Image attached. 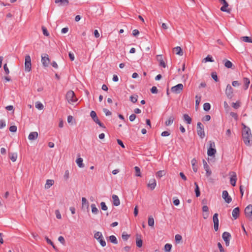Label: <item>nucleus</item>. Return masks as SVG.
<instances>
[{"instance_id":"603ef678","label":"nucleus","mask_w":252,"mask_h":252,"mask_svg":"<svg viewBox=\"0 0 252 252\" xmlns=\"http://www.w3.org/2000/svg\"><path fill=\"white\" fill-rule=\"evenodd\" d=\"M230 116L233 117L236 121H237L238 119V117L236 113L231 112L230 113Z\"/></svg>"},{"instance_id":"58836bf2","label":"nucleus","mask_w":252,"mask_h":252,"mask_svg":"<svg viewBox=\"0 0 252 252\" xmlns=\"http://www.w3.org/2000/svg\"><path fill=\"white\" fill-rule=\"evenodd\" d=\"M172 248V245L170 244H166L164 246V251L165 252H170Z\"/></svg>"},{"instance_id":"c9c22d12","label":"nucleus","mask_w":252,"mask_h":252,"mask_svg":"<svg viewBox=\"0 0 252 252\" xmlns=\"http://www.w3.org/2000/svg\"><path fill=\"white\" fill-rule=\"evenodd\" d=\"M91 208H92V212L94 214H97L98 212V209L96 207V206L94 204H91Z\"/></svg>"},{"instance_id":"49530a36","label":"nucleus","mask_w":252,"mask_h":252,"mask_svg":"<svg viewBox=\"0 0 252 252\" xmlns=\"http://www.w3.org/2000/svg\"><path fill=\"white\" fill-rule=\"evenodd\" d=\"M224 65L226 67L230 68L232 66V63L230 61L226 60Z\"/></svg>"},{"instance_id":"864d4df0","label":"nucleus","mask_w":252,"mask_h":252,"mask_svg":"<svg viewBox=\"0 0 252 252\" xmlns=\"http://www.w3.org/2000/svg\"><path fill=\"white\" fill-rule=\"evenodd\" d=\"M196 101H195V106L197 107L199 105L200 100H201V96H198L197 95H196Z\"/></svg>"},{"instance_id":"5701e85b","label":"nucleus","mask_w":252,"mask_h":252,"mask_svg":"<svg viewBox=\"0 0 252 252\" xmlns=\"http://www.w3.org/2000/svg\"><path fill=\"white\" fill-rule=\"evenodd\" d=\"M191 163L193 171L196 172L197 171V166L196 165L197 161L195 158H193L191 161Z\"/></svg>"},{"instance_id":"e433bc0d","label":"nucleus","mask_w":252,"mask_h":252,"mask_svg":"<svg viewBox=\"0 0 252 252\" xmlns=\"http://www.w3.org/2000/svg\"><path fill=\"white\" fill-rule=\"evenodd\" d=\"M109 240L113 244H117L118 241L116 237L114 235H111L109 237Z\"/></svg>"},{"instance_id":"13d9d810","label":"nucleus","mask_w":252,"mask_h":252,"mask_svg":"<svg viewBox=\"0 0 252 252\" xmlns=\"http://www.w3.org/2000/svg\"><path fill=\"white\" fill-rule=\"evenodd\" d=\"M151 92L153 94H157V93H158V90L157 88L156 87L153 86L151 89Z\"/></svg>"},{"instance_id":"b1692460","label":"nucleus","mask_w":252,"mask_h":252,"mask_svg":"<svg viewBox=\"0 0 252 252\" xmlns=\"http://www.w3.org/2000/svg\"><path fill=\"white\" fill-rule=\"evenodd\" d=\"M216 153V150L214 148H209L207 151V154L209 156H214Z\"/></svg>"},{"instance_id":"f3484780","label":"nucleus","mask_w":252,"mask_h":252,"mask_svg":"<svg viewBox=\"0 0 252 252\" xmlns=\"http://www.w3.org/2000/svg\"><path fill=\"white\" fill-rule=\"evenodd\" d=\"M240 214V209L239 207H236L234 208L232 213V215L233 217L235 220L237 219L239 216Z\"/></svg>"},{"instance_id":"79ce46f5","label":"nucleus","mask_w":252,"mask_h":252,"mask_svg":"<svg viewBox=\"0 0 252 252\" xmlns=\"http://www.w3.org/2000/svg\"><path fill=\"white\" fill-rule=\"evenodd\" d=\"M134 169L135 171V176L137 177H141L140 169L138 166H135Z\"/></svg>"},{"instance_id":"f03ea898","label":"nucleus","mask_w":252,"mask_h":252,"mask_svg":"<svg viewBox=\"0 0 252 252\" xmlns=\"http://www.w3.org/2000/svg\"><path fill=\"white\" fill-rule=\"evenodd\" d=\"M66 98L69 103H72L77 101V98L75 97V94L72 91H69L67 92Z\"/></svg>"},{"instance_id":"bb28decb","label":"nucleus","mask_w":252,"mask_h":252,"mask_svg":"<svg viewBox=\"0 0 252 252\" xmlns=\"http://www.w3.org/2000/svg\"><path fill=\"white\" fill-rule=\"evenodd\" d=\"M222 238L224 241H226L228 240H230V238L231 237V235L229 233L227 232H224L222 234Z\"/></svg>"},{"instance_id":"9d476101","label":"nucleus","mask_w":252,"mask_h":252,"mask_svg":"<svg viewBox=\"0 0 252 252\" xmlns=\"http://www.w3.org/2000/svg\"><path fill=\"white\" fill-rule=\"evenodd\" d=\"M213 220L214 222V227L216 231H217L219 229V220L218 219V214L215 213L213 217Z\"/></svg>"},{"instance_id":"338daca9","label":"nucleus","mask_w":252,"mask_h":252,"mask_svg":"<svg viewBox=\"0 0 252 252\" xmlns=\"http://www.w3.org/2000/svg\"><path fill=\"white\" fill-rule=\"evenodd\" d=\"M210 119L211 116L209 115H205L203 118V120L205 121H209Z\"/></svg>"},{"instance_id":"9b49d317","label":"nucleus","mask_w":252,"mask_h":252,"mask_svg":"<svg viewBox=\"0 0 252 252\" xmlns=\"http://www.w3.org/2000/svg\"><path fill=\"white\" fill-rule=\"evenodd\" d=\"M222 197L227 203H230L232 201L231 197L229 195L228 193L226 190L223 191Z\"/></svg>"},{"instance_id":"4c0bfd02","label":"nucleus","mask_w":252,"mask_h":252,"mask_svg":"<svg viewBox=\"0 0 252 252\" xmlns=\"http://www.w3.org/2000/svg\"><path fill=\"white\" fill-rule=\"evenodd\" d=\"M175 239L176 243L177 244H179V243H180V242L182 239V237L180 234H176L175 236Z\"/></svg>"},{"instance_id":"412c9836","label":"nucleus","mask_w":252,"mask_h":252,"mask_svg":"<svg viewBox=\"0 0 252 252\" xmlns=\"http://www.w3.org/2000/svg\"><path fill=\"white\" fill-rule=\"evenodd\" d=\"M54 184V181L53 180L48 179L46 180V184L45 185V189H49Z\"/></svg>"},{"instance_id":"de8ad7c7","label":"nucleus","mask_w":252,"mask_h":252,"mask_svg":"<svg viewBox=\"0 0 252 252\" xmlns=\"http://www.w3.org/2000/svg\"><path fill=\"white\" fill-rule=\"evenodd\" d=\"M241 38L244 42L252 43V40L248 36H243Z\"/></svg>"},{"instance_id":"72a5a7b5","label":"nucleus","mask_w":252,"mask_h":252,"mask_svg":"<svg viewBox=\"0 0 252 252\" xmlns=\"http://www.w3.org/2000/svg\"><path fill=\"white\" fill-rule=\"evenodd\" d=\"M231 106L234 109H237L241 106V102L240 101H237L236 102H232L231 104Z\"/></svg>"},{"instance_id":"f257e3e1","label":"nucleus","mask_w":252,"mask_h":252,"mask_svg":"<svg viewBox=\"0 0 252 252\" xmlns=\"http://www.w3.org/2000/svg\"><path fill=\"white\" fill-rule=\"evenodd\" d=\"M243 129L242 130V138L245 144L247 146H251L252 143V135L250 128L243 123L242 124Z\"/></svg>"},{"instance_id":"a878e982","label":"nucleus","mask_w":252,"mask_h":252,"mask_svg":"<svg viewBox=\"0 0 252 252\" xmlns=\"http://www.w3.org/2000/svg\"><path fill=\"white\" fill-rule=\"evenodd\" d=\"M174 50L176 52V54L177 55H180V56H182L183 55V50H182V48L180 47L177 46L176 47H175L174 48Z\"/></svg>"},{"instance_id":"0e129e2a","label":"nucleus","mask_w":252,"mask_h":252,"mask_svg":"<svg viewBox=\"0 0 252 252\" xmlns=\"http://www.w3.org/2000/svg\"><path fill=\"white\" fill-rule=\"evenodd\" d=\"M55 214H56V217L57 219H61L62 218L61 214H60L59 210H56L55 211Z\"/></svg>"},{"instance_id":"a211bd4d","label":"nucleus","mask_w":252,"mask_h":252,"mask_svg":"<svg viewBox=\"0 0 252 252\" xmlns=\"http://www.w3.org/2000/svg\"><path fill=\"white\" fill-rule=\"evenodd\" d=\"M157 60L159 62V65L165 68L166 67V64L162 59V56L161 55H158L157 56Z\"/></svg>"},{"instance_id":"c03bdc74","label":"nucleus","mask_w":252,"mask_h":252,"mask_svg":"<svg viewBox=\"0 0 252 252\" xmlns=\"http://www.w3.org/2000/svg\"><path fill=\"white\" fill-rule=\"evenodd\" d=\"M35 107L39 110H42L44 108L43 105L40 102L35 103Z\"/></svg>"},{"instance_id":"c85d7f7f","label":"nucleus","mask_w":252,"mask_h":252,"mask_svg":"<svg viewBox=\"0 0 252 252\" xmlns=\"http://www.w3.org/2000/svg\"><path fill=\"white\" fill-rule=\"evenodd\" d=\"M148 225L151 227H154L155 224V221L153 217L151 216H149L148 218Z\"/></svg>"},{"instance_id":"37998d69","label":"nucleus","mask_w":252,"mask_h":252,"mask_svg":"<svg viewBox=\"0 0 252 252\" xmlns=\"http://www.w3.org/2000/svg\"><path fill=\"white\" fill-rule=\"evenodd\" d=\"M165 175V172L163 170H160L157 172L156 175L158 178H161Z\"/></svg>"},{"instance_id":"dca6fc26","label":"nucleus","mask_w":252,"mask_h":252,"mask_svg":"<svg viewBox=\"0 0 252 252\" xmlns=\"http://www.w3.org/2000/svg\"><path fill=\"white\" fill-rule=\"evenodd\" d=\"M157 185L156 181L155 179H151L149 183L147 185L148 188H149L151 190H154Z\"/></svg>"},{"instance_id":"774afa93","label":"nucleus","mask_w":252,"mask_h":252,"mask_svg":"<svg viewBox=\"0 0 252 252\" xmlns=\"http://www.w3.org/2000/svg\"><path fill=\"white\" fill-rule=\"evenodd\" d=\"M136 117V116L135 114H131V115H130L129 118L130 121L133 122L135 119Z\"/></svg>"},{"instance_id":"052dcab7","label":"nucleus","mask_w":252,"mask_h":252,"mask_svg":"<svg viewBox=\"0 0 252 252\" xmlns=\"http://www.w3.org/2000/svg\"><path fill=\"white\" fill-rule=\"evenodd\" d=\"M58 240L59 241H60L63 245H64L65 243V240L63 238V236H60L59 238H58Z\"/></svg>"},{"instance_id":"a19ab883","label":"nucleus","mask_w":252,"mask_h":252,"mask_svg":"<svg viewBox=\"0 0 252 252\" xmlns=\"http://www.w3.org/2000/svg\"><path fill=\"white\" fill-rule=\"evenodd\" d=\"M214 61L212 57L210 55H208L205 58L203 59V62L206 63L207 62H213Z\"/></svg>"},{"instance_id":"e2e57ef3","label":"nucleus","mask_w":252,"mask_h":252,"mask_svg":"<svg viewBox=\"0 0 252 252\" xmlns=\"http://www.w3.org/2000/svg\"><path fill=\"white\" fill-rule=\"evenodd\" d=\"M224 107L226 111H228L230 109V107L226 101L224 102Z\"/></svg>"},{"instance_id":"cd10ccee","label":"nucleus","mask_w":252,"mask_h":252,"mask_svg":"<svg viewBox=\"0 0 252 252\" xmlns=\"http://www.w3.org/2000/svg\"><path fill=\"white\" fill-rule=\"evenodd\" d=\"M183 119L184 120L186 121L188 124H191V118L188 114H184L183 115Z\"/></svg>"},{"instance_id":"69168bd1","label":"nucleus","mask_w":252,"mask_h":252,"mask_svg":"<svg viewBox=\"0 0 252 252\" xmlns=\"http://www.w3.org/2000/svg\"><path fill=\"white\" fill-rule=\"evenodd\" d=\"M218 246L220 250V252H224V250L223 248H222L221 244L220 242H219L218 243Z\"/></svg>"},{"instance_id":"3c124183","label":"nucleus","mask_w":252,"mask_h":252,"mask_svg":"<svg viewBox=\"0 0 252 252\" xmlns=\"http://www.w3.org/2000/svg\"><path fill=\"white\" fill-rule=\"evenodd\" d=\"M42 31H43V34L45 36H48L49 35V32L47 31V29L45 27L42 26Z\"/></svg>"},{"instance_id":"ea45409f","label":"nucleus","mask_w":252,"mask_h":252,"mask_svg":"<svg viewBox=\"0 0 252 252\" xmlns=\"http://www.w3.org/2000/svg\"><path fill=\"white\" fill-rule=\"evenodd\" d=\"M137 97H138V96L136 94H134V95H131L130 96V100L132 103H135L137 101Z\"/></svg>"},{"instance_id":"a18cd8bd","label":"nucleus","mask_w":252,"mask_h":252,"mask_svg":"<svg viewBox=\"0 0 252 252\" xmlns=\"http://www.w3.org/2000/svg\"><path fill=\"white\" fill-rule=\"evenodd\" d=\"M211 105L210 103H205L203 105V109L206 111H208L210 109Z\"/></svg>"},{"instance_id":"39448f33","label":"nucleus","mask_w":252,"mask_h":252,"mask_svg":"<svg viewBox=\"0 0 252 252\" xmlns=\"http://www.w3.org/2000/svg\"><path fill=\"white\" fill-rule=\"evenodd\" d=\"M197 132L198 135L201 138L205 137V133L204 131V126L200 122H198L197 124Z\"/></svg>"},{"instance_id":"423d86ee","label":"nucleus","mask_w":252,"mask_h":252,"mask_svg":"<svg viewBox=\"0 0 252 252\" xmlns=\"http://www.w3.org/2000/svg\"><path fill=\"white\" fill-rule=\"evenodd\" d=\"M31 59L30 55H26L25 57V70L30 72L31 70Z\"/></svg>"},{"instance_id":"7ed1b4c3","label":"nucleus","mask_w":252,"mask_h":252,"mask_svg":"<svg viewBox=\"0 0 252 252\" xmlns=\"http://www.w3.org/2000/svg\"><path fill=\"white\" fill-rule=\"evenodd\" d=\"M94 238L99 242L102 247H105L106 246V242L104 240L101 232L99 231L95 232L94 235Z\"/></svg>"},{"instance_id":"8fccbe9b","label":"nucleus","mask_w":252,"mask_h":252,"mask_svg":"<svg viewBox=\"0 0 252 252\" xmlns=\"http://www.w3.org/2000/svg\"><path fill=\"white\" fill-rule=\"evenodd\" d=\"M130 235L127 234L125 232H123L122 235V238L124 241H127Z\"/></svg>"},{"instance_id":"1a4fd4ad","label":"nucleus","mask_w":252,"mask_h":252,"mask_svg":"<svg viewBox=\"0 0 252 252\" xmlns=\"http://www.w3.org/2000/svg\"><path fill=\"white\" fill-rule=\"evenodd\" d=\"M233 88L230 85L228 84L225 89V94L229 99H231L233 97Z\"/></svg>"},{"instance_id":"2f4dec72","label":"nucleus","mask_w":252,"mask_h":252,"mask_svg":"<svg viewBox=\"0 0 252 252\" xmlns=\"http://www.w3.org/2000/svg\"><path fill=\"white\" fill-rule=\"evenodd\" d=\"M76 162L79 167L81 168L84 166V165L83 163V159L81 158H78L76 159Z\"/></svg>"},{"instance_id":"680f3d73","label":"nucleus","mask_w":252,"mask_h":252,"mask_svg":"<svg viewBox=\"0 0 252 252\" xmlns=\"http://www.w3.org/2000/svg\"><path fill=\"white\" fill-rule=\"evenodd\" d=\"M103 112L105 113L106 116H110L111 115V112L106 108L103 109Z\"/></svg>"},{"instance_id":"ddd939ff","label":"nucleus","mask_w":252,"mask_h":252,"mask_svg":"<svg viewBox=\"0 0 252 252\" xmlns=\"http://www.w3.org/2000/svg\"><path fill=\"white\" fill-rule=\"evenodd\" d=\"M203 163L204 168L206 172V176L207 177H209L211 175L212 172L210 170V167H209V165H208L207 162L205 161V160L203 159Z\"/></svg>"},{"instance_id":"4468645a","label":"nucleus","mask_w":252,"mask_h":252,"mask_svg":"<svg viewBox=\"0 0 252 252\" xmlns=\"http://www.w3.org/2000/svg\"><path fill=\"white\" fill-rule=\"evenodd\" d=\"M245 214L247 217L252 216V205H249L245 209Z\"/></svg>"},{"instance_id":"f704fd0d","label":"nucleus","mask_w":252,"mask_h":252,"mask_svg":"<svg viewBox=\"0 0 252 252\" xmlns=\"http://www.w3.org/2000/svg\"><path fill=\"white\" fill-rule=\"evenodd\" d=\"M194 185L195 186V194H196V197H198L200 195L199 188V187H198L197 184L196 182L194 183Z\"/></svg>"},{"instance_id":"6e6552de","label":"nucleus","mask_w":252,"mask_h":252,"mask_svg":"<svg viewBox=\"0 0 252 252\" xmlns=\"http://www.w3.org/2000/svg\"><path fill=\"white\" fill-rule=\"evenodd\" d=\"M41 62L43 66L47 67L48 66L50 60L48 55L47 54H44L41 56Z\"/></svg>"},{"instance_id":"5fc2aeb1","label":"nucleus","mask_w":252,"mask_h":252,"mask_svg":"<svg viewBox=\"0 0 252 252\" xmlns=\"http://www.w3.org/2000/svg\"><path fill=\"white\" fill-rule=\"evenodd\" d=\"M211 76L216 82H217L218 81V76L216 72H212L211 74Z\"/></svg>"},{"instance_id":"aec40b11","label":"nucleus","mask_w":252,"mask_h":252,"mask_svg":"<svg viewBox=\"0 0 252 252\" xmlns=\"http://www.w3.org/2000/svg\"><path fill=\"white\" fill-rule=\"evenodd\" d=\"M38 137V133L34 131L31 132L28 136V138L30 140H34L37 139Z\"/></svg>"},{"instance_id":"0eeeda50","label":"nucleus","mask_w":252,"mask_h":252,"mask_svg":"<svg viewBox=\"0 0 252 252\" xmlns=\"http://www.w3.org/2000/svg\"><path fill=\"white\" fill-rule=\"evenodd\" d=\"M183 85L182 84H179L171 89V91L175 94H179L183 90Z\"/></svg>"},{"instance_id":"f8f14e48","label":"nucleus","mask_w":252,"mask_h":252,"mask_svg":"<svg viewBox=\"0 0 252 252\" xmlns=\"http://www.w3.org/2000/svg\"><path fill=\"white\" fill-rule=\"evenodd\" d=\"M219 1L220 2L222 3V5H223L220 8L221 11L230 13V10L226 9V7L228 6V3L226 2V1L225 0H219Z\"/></svg>"},{"instance_id":"2eb2a0df","label":"nucleus","mask_w":252,"mask_h":252,"mask_svg":"<svg viewBox=\"0 0 252 252\" xmlns=\"http://www.w3.org/2000/svg\"><path fill=\"white\" fill-rule=\"evenodd\" d=\"M231 177L230 180V182L231 185L234 187L236 185V182L237 180V176L235 172H232L231 173Z\"/></svg>"},{"instance_id":"bf43d9fd","label":"nucleus","mask_w":252,"mask_h":252,"mask_svg":"<svg viewBox=\"0 0 252 252\" xmlns=\"http://www.w3.org/2000/svg\"><path fill=\"white\" fill-rule=\"evenodd\" d=\"M9 130L11 132H15L17 130V127L15 126H10V127H9Z\"/></svg>"},{"instance_id":"09e8293b","label":"nucleus","mask_w":252,"mask_h":252,"mask_svg":"<svg viewBox=\"0 0 252 252\" xmlns=\"http://www.w3.org/2000/svg\"><path fill=\"white\" fill-rule=\"evenodd\" d=\"M69 178V171L67 170L65 171L64 174L63 175V179L65 181H67Z\"/></svg>"},{"instance_id":"20e7f679","label":"nucleus","mask_w":252,"mask_h":252,"mask_svg":"<svg viewBox=\"0 0 252 252\" xmlns=\"http://www.w3.org/2000/svg\"><path fill=\"white\" fill-rule=\"evenodd\" d=\"M90 116L91 117L93 121L96 124H98L100 127L103 128H106L104 125L102 123H101V122L99 120L95 111H92L90 113Z\"/></svg>"},{"instance_id":"4d7b16f0","label":"nucleus","mask_w":252,"mask_h":252,"mask_svg":"<svg viewBox=\"0 0 252 252\" xmlns=\"http://www.w3.org/2000/svg\"><path fill=\"white\" fill-rule=\"evenodd\" d=\"M100 205H101V209L102 210L106 211V210H107V207L106 205L105 202H101V203H100Z\"/></svg>"},{"instance_id":"6e6d98bb","label":"nucleus","mask_w":252,"mask_h":252,"mask_svg":"<svg viewBox=\"0 0 252 252\" xmlns=\"http://www.w3.org/2000/svg\"><path fill=\"white\" fill-rule=\"evenodd\" d=\"M56 3L61 2L67 5L69 3L68 0H55Z\"/></svg>"},{"instance_id":"473e14b6","label":"nucleus","mask_w":252,"mask_h":252,"mask_svg":"<svg viewBox=\"0 0 252 252\" xmlns=\"http://www.w3.org/2000/svg\"><path fill=\"white\" fill-rule=\"evenodd\" d=\"M9 158L13 162H15L17 158V154L15 153L9 154Z\"/></svg>"},{"instance_id":"7c9ffc66","label":"nucleus","mask_w":252,"mask_h":252,"mask_svg":"<svg viewBox=\"0 0 252 252\" xmlns=\"http://www.w3.org/2000/svg\"><path fill=\"white\" fill-rule=\"evenodd\" d=\"M243 81L245 86V90H247L250 84V81L249 78L245 77L243 78Z\"/></svg>"},{"instance_id":"c756f323","label":"nucleus","mask_w":252,"mask_h":252,"mask_svg":"<svg viewBox=\"0 0 252 252\" xmlns=\"http://www.w3.org/2000/svg\"><path fill=\"white\" fill-rule=\"evenodd\" d=\"M82 204L83 207H87V208H89V203L85 197H82Z\"/></svg>"},{"instance_id":"4be33fe9","label":"nucleus","mask_w":252,"mask_h":252,"mask_svg":"<svg viewBox=\"0 0 252 252\" xmlns=\"http://www.w3.org/2000/svg\"><path fill=\"white\" fill-rule=\"evenodd\" d=\"M136 244L137 247L138 248H141L142 246L143 242L140 238V235H136Z\"/></svg>"},{"instance_id":"6ab92c4d","label":"nucleus","mask_w":252,"mask_h":252,"mask_svg":"<svg viewBox=\"0 0 252 252\" xmlns=\"http://www.w3.org/2000/svg\"><path fill=\"white\" fill-rule=\"evenodd\" d=\"M113 204L116 206H118L120 204V201L118 196L115 194L112 195Z\"/></svg>"},{"instance_id":"393cba45","label":"nucleus","mask_w":252,"mask_h":252,"mask_svg":"<svg viewBox=\"0 0 252 252\" xmlns=\"http://www.w3.org/2000/svg\"><path fill=\"white\" fill-rule=\"evenodd\" d=\"M174 119L175 118L173 116H170L168 119V120L165 122V125L166 126H169L171 125L173 123Z\"/></svg>"}]
</instances>
